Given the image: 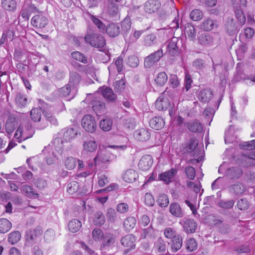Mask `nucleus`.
<instances>
[{
  "instance_id": "obj_1",
  "label": "nucleus",
  "mask_w": 255,
  "mask_h": 255,
  "mask_svg": "<svg viewBox=\"0 0 255 255\" xmlns=\"http://www.w3.org/2000/svg\"><path fill=\"white\" fill-rule=\"evenodd\" d=\"M34 129L31 126L27 124L24 128L20 126L18 128L14 134V137L18 139L19 142H20L32 137Z\"/></svg>"
},
{
  "instance_id": "obj_2",
  "label": "nucleus",
  "mask_w": 255,
  "mask_h": 255,
  "mask_svg": "<svg viewBox=\"0 0 255 255\" xmlns=\"http://www.w3.org/2000/svg\"><path fill=\"white\" fill-rule=\"evenodd\" d=\"M84 39L87 43L94 47L102 48L106 44L104 37L100 34L88 33Z\"/></svg>"
},
{
  "instance_id": "obj_3",
  "label": "nucleus",
  "mask_w": 255,
  "mask_h": 255,
  "mask_svg": "<svg viewBox=\"0 0 255 255\" xmlns=\"http://www.w3.org/2000/svg\"><path fill=\"white\" fill-rule=\"evenodd\" d=\"M81 125L86 131L90 133L94 132L97 128L95 118L91 115H86L83 117Z\"/></svg>"
},
{
  "instance_id": "obj_4",
  "label": "nucleus",
  "mask_w": 255,
  "mask_h": 255,
  "mask_svg": "<svg viewBox=\"0 0 255 255\" xmlns=\"http://www.w3.org/2000/svg\"><path fill=\"white\" fill-rule=\"evenodd\" d=\"M135 237L131 234L127 235L121 239V244L123 247L127 248L124 251L125 254H128L131 250L135 248Z\"/></svg>"
},
{
  "instance_id": "obj_5",
  "label": "nucleus",
  "mask_w": 255,
  "mask_h": 255,
  "mask_svg": "<svg viewBox=\"0 0 255 255\" xmlns=\"http://www.w3.org/2000/svg\"><path fill=\"white\" fill-rule=\"evenodd\" d=\"M153 160L150 155H143L139 160L138 166L142 171L148 170L152 166Z\"/></svg>"
},
{
  "instance_id": "obj_6",
  "label": "nucleus",
  "mask_w": 255,
  "mask_h": 255,
  "mask_svg": "<svg viewBox=\"0 0 255 255\" xmlns=\"http://www.w3.org/2000/svg\"><path fill=\"white\" fill-rule=\"evenodd\" d=\"M162 51L158 50L156 52L152 53L146 57L144 60V65L146 68H149L158 61L162 56Z\"/></svg>"
},
{
  "instance_id": "obj_7",
  "label": "nucleus",
  "mask_w": 255,
  "mask_h": 255,
  "mask_svg": "<svg viewBox=\"0 0 255 255\" xmlns=\"http://www.w3.org/2000/svg\"><path fill=\"white\" fill-rule=\"evenodd\" d=\"M47 18L42 14L34 16L31 19L32 25L37 28H44L48 23Z\"/></svg>"
},
{
  "instance_id": "obj_8",
  "label": "nucleus",
  "mask_w": 255,
  "mask_h": 255,
  "mask_svg": "<svg viewBox=\"0 0 255 255\" xmlns=\"http://www.w3.org/2000/svg\"><path fill=\"white\" fill-rule=\"evenodd\" d=\"M133 136L138 141H145L150 138L151 134L147 128H141L136 130Z\"/></svg>"
},
{
  "instance_id": "obj_9",
  "label": "nucleus",
  "mask_w": 255,
  "mask_h": 255,
  "mask_svg": "<svg viewBox=\"0 0 255 255\" xmlns=\"http://www.w3.org/2000/svg\"><path fill=\"white\" fill-rule=\"evenodd\" d=\"M155 105L157 110L165 111L170 106V102L167 97L162 95L156 100Z\"/></svg>"
},
{
  "instance_id": "obj_10",
  "label": "nucleus",
  "mask_w": 255,
  "mask_h": 255,
  "mask_svg": "<svg viewBox=\"0 0 255 255\" xmlns=\"http://www.w3.org/2000/svg\"><path fill=\"white\" fill-rule=\"evenodd\" d=\"M161 6V3L158 0H149L144 4V10L146 12L151 13L157 11Z\"/></svg>"
},
{
  "instance_id": "obj_11",
  "label": "nucleus",
  "mask_w": 255,
  "mask_h": 255,
  "mask_svg": "<svg viewBox=\"0 0 255 255\" xmlns=\"http://www.w3.org/2000/svg\"><path fill=\"white\" fill-rule=\"evenodd\" d=\"M83 151L86 153H92L97 149V143L93 139H86L83 142Z\"/></svg>"
},
{
  "instance_id": "obj_12",
  "label": "nucleus",
  "mask_w": 255,
  "mask_h": 255,
  "mask_svg": "<svg viewBox=\"0 0 255 255\" xmlns=\"http://www.w3.org/2000/svg\"><path fill=\"white\" fill-rule=\"evenodd\" d=\"M110 154L106 151H98L97 155L94 158L96 165L105 164L110 161Z\"/></svg>"
},
{
  "instance_id": "obj_13",
  "label": "nucleus",
  "mask_w": 255,
  "mask_h": 255,
  "mask_svg": "<svg viewBox=\"0 0 255 255\" xmlns=\"http://www.w3.org/2000/svg\"><path fill=\"white\" fill-rule=\"evenodd\" d=\"M177 173L175 169L172 168L168 171H166L159 175V179L166 184H169L173 180L174 176Z\"/></svg>"
},
{
  "instance_id": "obj_14",
  "label": "nucleus",
  "mask_w": 255,
  "mask_h": 255,
  "mask_svg": "<svg viewBox=\"0 0 255 255\" xmlns=\"http://www.w3.org/2000/svg\"><path fill=\"white\" fill-rule=\"evenodd\" d=\"M169 211L173 216L177 218H181L184 215L180 205L176 202L171 203L169 207Z\"/></svg>"
},
{
  "instance_id": "obj_15",
  "label": "nucleus",
  "mask_w": 255,
  "mask_h": 255,
  "mask_svg": "<svg viewBox=\"0 0 255 255\" xmlns=\"http://www.w3.org/2000/svg\"><path fill=\"white\" fill-rule=\"evenodd\" d=\"M20 191L22 194L29 198H37L39 196L38 194L33 191V188L27 184L22 186Z\"/></svg>"
},
{
  "instance_id": "obj_16",
  "label": "nucleus",
  "mask_w": 255,
  "mask_h": 255,
  "mask_svg": "<svg viewBox=\"0 0 255 255\" xmlns=\"http://www.w3.org/2000/svg\"><path fill=\"white\" fill-rule=\"evenodd\" d=\"M137 172L134 169H128L123 175V179L128 183L134 182L138 178Z\"/></svg>"
},
{
  "instance_id": "obj_17",
  "label": "nucleus",
  "mask_w": 255,
  "mask_h": 255,
  "mask_svg": "<svg viewBox=\"0 0 255 255\" xmlns=\"http://www.w3.org/2000/svg\"><path fill=\"white\" fill-rule=\"evenodd\" d=\"M42 233V230L39 228H37L33 230H29L26 232V241L29 242L35 241L41 235Z\"/></svg>"
},
{
  "instance_id": "obj_18",
  "label": "nucleus",
  "mask_w": 255,
  "mask_h": 255,
  "mask_svg": "<svg viewBox=\"0 0 255 255\" xmlns=\"http://www.w3.org/2000/svg\"><path fill=\"white\" fill-rule=\"evenodd\" d=\"M37 11L36 7L33 5L24 4L21 10V16L26 19H28L31 14Z\"/></svg>"
},
{
  "instance_id": "obj_19",
  "label": "nucleus",
  "mask_w": 255,
  "mask_h": 255,
  "mask_svg": "<svg viewBox=\"0 0 255 255\" xmlns=\"http://www.w3.org/2000/svg\"><path fill=\"white\" fill-rule=\"evenodd\" d=\"M106 31L109 36L115 37L120 34V27L117 24L111 23L106 27Z\"/></svg>"
},
{
  "instance_id": "obj_20",
  "label": "nucleus",
  "mask_w": 255,
  "mask_h": 255,
  "mask_svg": "<svg viewBox=\"0 0 255 255\" xmlns=\"http://www.w3.org/2000/svg\"><path fill=\"white\" fill-rule=\"evenodd\" d=\"M184 230L186 233H194L197 226V224L194 220L187 219L182 224Z\"/></svg>"
},
{
  "instance_id": "obj_21",
  "label": "nucleus",
  "mask_w": 255,
  "mask_h": 255,
  "mask_svg": "<svg viewBox=\"0 0 255 255\" xmlns=\"http://www.w3.org/2000/svg\"><path fill=\"white\" fill-rule=\"evenodd\" d=\"M165 122L160 117H155L150 120L149 125L150 127L155 130H158L164 126Z\"/></svg>"
},
{
  "instance_id": "obj_22",
  "label": "nucleus",
  "mask_w": 255,
  "mask_h": 255,
  "mask_svg": "<svg viewBox=\"0 0 255 255\" xmlns=\"http://www.w3.org/2000/svg\"><path fill=\"white\" fill-rule=\"evenodd\" d=\"M92 105L93 110L98 116L99 114H103L106 112L105 104L102 101H94L92 102Z\"/></svg>"
},
{
  "instance_id": "obj_23",
  "label": "nucleus",
  "mask_w": 255,
  "mask_h": 255,
  "mask_svg": "<svg viewBox=\"0 0 255 255\" xmlns=\"http://www.w3.org/2000/svg\"><path fill=\"white\" fill-rule=\"evenodd\" d=\"M101 92L103 96L107 100L111 102L116 101L117 96L111 89L108 87H104Z\"/></svg>"
},
{
  "instance_id": "obj_24",
  "label": "nucleus",
  "mask_w": 255,
  "mask_h": 255,
  "mask_svg": "<svg viewBox=\"0 0 255 255\" xmlns=\"http://www.w3.org/2000/svg\"><path fill=\"white\" fill-rule=\"evenodd\" d=\"M81 77L79 74L75 71L70 72L69 85L71 87H75L79 84Z\"/></svg>"
},
{
  "instance_id": "obj_25",
  "label": "nucleus",
  "mask_w": 255,
  "mask_h": 255,
  "mask_svg": "<svg viewBox=\"0 0 255 255\" xmlns=\"http://www.w3.org/2000/svg\"><path fill=\"white\" fill-rule=\"evenodd\" d=\"M182 246V239L181 237L178 235L171 241V247L172 251L176 252L179 250Z\"/></svg>"
},
{
  "instance_id": "obj_26",
  "label": "nucleus",
  "mask_w": 255,
  "mask_h": 255,
  "mask_svg": "<svg viewBox=\"0 0 255 255\" xmlns=\"http://www.w3.org/2000/svg\"><path fill=\"white\" fill-rule=\"evenodd\" d=\"M212 91L210 89H204L200 91L199 95V100L202 102H208L212 98Z\"/></svg>"
},
{
  "instance_id": "obj_27",
  "label": "nucleus",
  "mask_w": 255,
  "mask_h": 255,
  "mask_svg": "<svg viewBox=\"0 0 255 255\" xmlns=\"http://www.w3.org/2000/svg\"><path fill=\"white\" fill-rule=\"evenodd\" d=\"M187 127L190 131L195 132L201 131L203 129L201 123L197 120L188 123Z\"/></svg>"
},
{
  "instance_id": "obj_28",
  "label": "nucleus",
  "mask_w": 255,
  "mask_h": 255,
  "mask_svg": "<svg viewBox=\"0 0 255 255\" xmlns=\"http://www.w3.org/2000/svg\"><path fill=\"white\" fill-rule=\"evenodd\" d=\"M12 224L7 219L5 218L0 219V233L4 234L10 230Z\"/></svg>"
},
{
  "instance_id": "obj_29",
  "label": "nucleus",
  "mask_w": 255,
  "mask_h": 255,
  "mask_svg": "<svg viewBox=\"0 0 255 255\" xmlns=\"http://www.w3.org/2000/svg\"><path fill=\"white\" fill-rule=\"evenodd\" d=\"M68 226L70 232L75 233L81 228L82 224L79 220L74 219L69 222Z\"/></svg>"
},
{
  "instance_id": "obj_30",
  "label": "nucleus",
  "mask_w": 255,
  "mask_h": 255,
  "mask_svg": "<svg viewBox=\"0 0 255 255\" xmlns=\"http://www.w3.org/2000/svg\"><path fill=\"white\" fill-rule=\"evenodd\" d=\"M17 125L18 123L14 119L9 118L5 124V129L7 133L12 132Z\"/></svg>"
},
{
  "instance_id": "obj_31",
  "label": "nucleus",
  "mask_w": 255,
  "mask_h": 255,
  "mask_svg": "<svg viewBox=\"0 0 255 255\" xmlns=\"http://www.w3.org/2000/svg\"><path fill=\"white\" fill-rule=\"evenodd\" d=\"M136 221L135 218L129 217L126 219L123 223V225L125 229L128 231H130L136 225Z\"/></svg>"
},
{
  "instance_id": "obj_32",
  "label": "nucleus",
  "mask_w": 255,
  "mask_h": 255,
  "mask_svg": "<svg viewBox=\"0 0 255 255\" xmlns=\"http://www.w3.org/2000/svg\"><path fill=\"white\" fill-rule=\"evenodd\" d=\"M64 165L67 169L72 170L76 166L77 160L72 156L67 157L64 161Z\"/></svg>"
},
{
  "instance_id": "obj_33",
  "label": "nucleus",
  "mask_w": 255,
  "mask_h": 255,
  "mask_svg": "<svg viewBox=\"0 0 255 255\" xmlns=\"http://www.w3.org/2000/svg\"><path fill=\"white\" fill-rule=\"evenodd\" d=\"M93 222L96 226H102L105 223V217L102 212L98 211L95 214Z\"/></svg>"
},
{
  "instance_id": "obj_34",
  "label": "nucleus",
  "mask_w": 255,
  "mask_h": 255,
  "mask_svg": "<svg viewBox=\"0 0 255 255\" xmlns=\"http://www.w3.org/2000/svg\"><path fill=\"white\" fill-rule=\"evenodd\" d=\"M230 188L231 192L236 195H241L246 190V187L241 183L234 184Z\"/></svg>"
},
{
  "instance_id": "obj_35",
  "label": "nucleus",
  "mask_w": 255,
  "mask_h": 255,
  "mask_svg": "<svg viewBox=\"0 0 255 255\" xmlns=\"http://www.w3.org/2000/svg\"><path fill=\"white\" fill-rule=\"evenodd\" d=\"M167 74L165 72H162L157 75L154 81L157 85L162 86L167 82Z\"/></svg>"
},
{
  "instance_id": "obj_36",
  "label": "nucleus",
  "mask_w": 255,
  "mask_h": 255,
  "mask_svg": "<svg viewBox=\"0 0 255 255\" xmlns=\"http://www.w3.org/2000/svg\"><path fill=\"white\" fill-rule=\"evenodd\" d=\"M1 4L3 7L8 11H13L16 7V3L14 0H2Z\"/></svg>"
},
{
  "instance_id": "obj_37",
  "label": "nucleus",
  "mask_w": 255,
  "mask_h": 255,
  "mask_svg": "<svg viewBox=\"0 0 255 255\" xmlns=\"http://www.w3.org/2000/svg\"><path fill=\"white\" fill-rule=\"evenodd\" d=\"M21 239V234L19 231H14L9 234L8 241L12 245L17 243Z\"/></svg>"
},
{
  "instance_id": "obj_38",
  "label": "nucleus",
  "mask_w": 255,
  "mask_h": 255,
  "mask_svg": "<svg viewBox=\"0 0 255 255\" xmlns=\"http://www.w3.org/2000/svg\"><path fill=\"white\" fill-rule=\"evenodd\" d=\"M242 175V171L240 168H231L227 172V175L232 179L238 178Z\"/></svg>"
},
{
  "instance_id": "obj_39",
  "label": "nucleus",
  "mask_w": 255,
  "mask_h": 255,
  "mask_svg": "<svg viewBox=\"0 0 255 255\" xmlns=\"http://www.w3.org/2000/svg\"><path fill=\"white\" fill-rule=\"evenodd\" d=\"M113 125L112 121L110 119H105L101 121L99 124L100 128L104 131H109Z\"/></svg>"
},
{
  "instance_id": "obj_40",
  "label": "nucleus",
  "mask_w": 255,
  "mask_h": 255,
  "mask_svg": "<svg viewBox=\"0 0 255 255\" xmlns=\"http://www.w3.org/2000/svg\"><path fill=\"white\" fill-rule=\"evenodd\" d=\"M106 217L108 222L114 223L117 219V213L113 208H108L106 212Z\"/></svg>"
},
{
  "instance_id": "obj_41",
  "label": "nucleus",
  "mask_w": 255,
  "mask_h": 255,
  "mask_svg": "<svg viewBox=\"0 0 255 255\" xmlns=\"http://www.w3.org/2000/svg\"><path fill=\"white\" fill-rule=\"evenodd\" d=\"M214 23L212 19L207 18L200 25L201 29L205 31H209L212 30L214 27Z\"/></svg>"
},
{
  "instance_id": "obj_42",
  "label": "nucleus",
  "mask_w": 255,
  "mask_h": 255,
  "mask_svg": "<svg viewBox=\"0 0 255 255\" xmlns=\"http://www.w3.org/2000/svg\"><path fill=\"white\" fill-rule=\"evenodd\" d=\"M107 13L111 16H115L119 12L118 5L114 3H111L108 6Z\"/></svg>"
},
{
  "instance_id": "obj_43",
  "label": "nucleus",
  "mask_w": 255,
  "mask_h": 255,
  "mask_svg": "<svg viewBox=\"0 0 255 255\" xmlns=\"http://www.w3.org/2000/svg\"><path fill=\"white\" fill-rule=\"evenodd\" d=\"M41 110L38 108H33L30 112L31 118L34 122H39L41 118Z\"/></svg>"
},
{
  "instance_id": "obj_44",
  "label": "nucleus",
  "mask_w": 255,
  "mask_h": 255,
  "mask_svg": "<svg viewBox=\"0 0 255 255\" xmlns=\"http://www.w3.org/2000/svg\"><path fill=\"white\" fill-rule=\"evenodd\" d=\"M169 203V199L165 194L159 195L157 199V203L161 207H166Z\"/></svg>"
},
{
  "instance_id": "obj_45",
  "label": "nucleus",
  "mask_w": 255,
  "mask_h": 255,
  "mask_svg": "<svg viewBox=\"0 0 255 255\" xmlns=\"http://www.w3.org/2000/svg\"><path fill=\"white\" fill-rule=\"evenodd\" d=\"M190 18L194 21H198L203 17V13L198 9L193 10L190 14Z\"/></svg>"
},
{
  "instance_id": "obj_46",
  "label": "nucleus",
  "mask_w": 255,
  "mask_h": 255,
  "mask_svg": "<svg viewBox=\"0 0 255 255\" xmlns=\"http://www.w3.org/2000/svg\"><path fill=\"white\" fill-rule=\"evenodd\" d=\"M156 39V36L153 34L147 35L144 40V45L146 46H151L155 43Z\"/></svg>"
},
{
  "instance_id": "obj_47",
  "label": "nucleus",
  "mask_w": 255,
  "mask_h": 255,
  "mask_svg": "<svg viewBox=\"0 0 255 255\" xmlns=\"http://www.w3.org/2000/svg\"><path fill=\"white\" fill-rule=\"evenodd\" d=\"M72 57L77 61H80L83 63H87V58L85 56L78 51L73 52L71 53Z\"/></svg>"
},
{
  "instance_id": "obj_48",
  "label": "nucleus",
  "mask_w": 255,
  "mask_h": 255,
  "mask_svg": "<svg viewBox=\"0 0 255 255\" xmlns=\"http://www.w3.org/2000/svg\"><path fill=\"white\" fill-rule=\"evenodd\" d=\"M92 236L95 241H99L103 238L104 233L101 229L96 228L92 232Z\"/></svg>"
},
{
  "instance_id": "obj_49",
  "label": "nucleus",
  "mask_w": 255,
  "mask_h": 255,
  "mask_svg": "<svg viewBox=\"0 0 255 255\" xmlns=\"http://www.w3.org/2000/svg\"><path fill=\"white\" fill-rule=\"evenodd\" d=\"M136 125V122L133 118H127L125 120L124 126L125 128L129 129H133Z\"/></svg>"
},
{
  "instance_id": "obj_50",
  "label": "nucleus",
  "mask_w": 255,
  "mask_h": 255,
  "mask_svg": "<svg viewBox=\"0 0 255 255\" xmlns=\"http://www.w3.org/2000/svg\"><path fill=\"white\" fill-rule=\"evenodd\" d=\"M15 102L18 106L22 107L26 105L27 98L24 96L19 94L17 95Z\"/></svg>"
},
{
  "instance_id": "obj_51",
  "label": "nucleus",
  "mask_w": 255,
  "mask_h": 255,
  "mask_svg": "<svg viewBox=\"0 0 255 255\" xmlns=\"http://www.w3.org/2000/svg\"><path fill=\"white\" fill-rule=\"evenodd\" d=\"M78 188L79 185L77 182H71L68 185L67 192L70 194H73L78 191Z\"/></svg>"
},
{
  "instance_id": "obj_52",
  "label": "nucleus",
  "mask_w": 255,
  "mask_h": 255,
  "mask_svg": "<svg viewBox=\"0 0 255 255\" xmlns=\"http://www.w3.org/2000/svg\"><path fill=\"white\" fill-rule=\"evenodd\" d=\"M199 41L201 44L207 45L212 42V38L206 33H203L199 36Z\"/></svg>"
},
{
  "instance_id": "obj_53",
  "label": "nucleus",
  "mask_w": 255,
  "mask_h": 255,
  "mask_svg": "<svg viewBox=\"0 0 255 255\" xmlns=\"http://www.w3.org/2000/svg\"><path fill=\"white\" fill-rule=\"evenodd\" d=\"M91 19L94 23L98 27L101 31H104L105 29V25L103 22L99 18L92 15Z\"/></svg>"
},
{
  "instance_id": "obj_54",
  "label": "nucleus",
  "mask_w": 255,
  "mask_h": 255,
  "mask_svg": "<svg viewBox=\"0 0 255 255\" xmlns=\"http://www.w3.org/2000/svg\"><path fill=\"white\" fill-rule=\"evenodd\" d=\"M77 133L73 128L67 129L64 133V136L66 139L70 140L76 137Z\"/></svg>"
},
{
  "instance_id": "obj_55",
  "label": "nucleus",
  "mask_w": 255,
  "mask_h": 255,
  "mask_svg": "<svg viewBox=\"0 0 255 255\" xmlns=\"http://www.w3.org/2000/svg\"><path fill=\"white\" fill-rule=\"evenodd\" d=\"M169 83L171 87L173 88H177L180 84L177 75L174 74H172L170 75Z\"/></svg>"
},
{
  "instance_id": "obj_56",
  "label": "nucleus",
  "mask_w": 255,
  "mask_h": 255,
  "mask_svg": "<svg viewBox=\"0 0 255 255\" xmlns=\"http://www.w3.org/2000/svg\"><path fill=\"white\" fill-rule=\"evenodd\" d=\"M235 201L233 200L229 201H221L219 202V206L225 208V209H230L232 208L234 205Z\"/></svg>"
},
{
  "instance_id": "obj_57",
  "label": "nucleus",
  "mask_w": 255,
  "mask_h": 255,
  "mask_svg": "<svg viewBox=\"0 0 255 255\" xmlns=\"http://www.w3.org/2000/svg\"><path fill=\"white\" fill-rule=\"evenodd\" d=\"M128 205L125 203H119L116 207L117 211L121 214L127 213L128 211Z\"/></svg>"
},
{
  "instance_id": "obj_58",
  "label": "nucleus",
  "mask_w": 255,
  "mask_h": 255,
  "mask_svg": "<svg viewBox=\"0 0 255 255\" xmlns=\"http://www.w3.org/2000/svg\"><path fill=\"white\" fill-rule=\"evenodd\" d=\"M159 253H163L166 251L165 243L161 239H159L155 246Z\"/></svg>"
},
{
  "instance_id": "obj_59",
  "label": "nucleus",
  "mask_w": 255,
  "mask_h": 255,
  "mask_svg": "<svg viewBox=\"0 0 255 255\" xmlns=\"http://www.w3.org/2000/svg\"><path fill=\"white\" fill-rule=\"evenodd\" d=\"M197 243L194 239H189L186 243V248L188 250L191 252L196 249Z\"/></svg>"
},
{
  "instance_id": "obj_60",
  "label": "nucleus",
  "mask_w": 255,
  "mask_h": 255,
  "mask_svg": "<svg viewBox=\"0 0 255 255\" xmlns=\"http://www.w3.org/2000/svg\"><path fill=\"white\" fill-rule=\"evenodd\" d=\"M165 236L168 239H172L177 236L176 231L172 228H166L164 231Z\"/></svg>"
},
{
  "instance_id": "obj_61",
  "label": "nucleus",
  "mask_w": 255,
  "mask_h": 255,
  "mask_svg": "<svg viewBox=\"0 0 255 255\" xmlns=\"http://www.w3.org/2000/svg\"><path fill=\"white\" fill-rule=\"evenodd\" d=\"M177 43L176 41L172 39L169 41L168 46L167 50L169 52L174 54L177 51Z\"/></svg>"
},
{
  "instance_id": "obj_62",
  "label": "nucleus",
  "mask_w": 255,
  "mask_h": 255,
  "mask_svg": "<svg viewBox=\"0 0 255 255\" xmlns=\"http://www.w3.org/2000/svg\"><path fill=\"white\" fill-rule=\"evenodd\" d=\"M185 32L191 38H194L196 35L195 27L190 24H188L185 28Z\"/></svg>"
},
{
  "instance_id": "obj_63",
  "label": "nucleus",
  "mask_w": 255,
  "mask_h": 255,
  "mask_svg": "<svg viewBox=\"0 0 255 255\" xmlns=\"http://www.w3.org/2000/svg\"><path fill=\"white\" fill-rule=\"evenodd\" d=\"M185 173L191 180H193L195 176V170L192 166H188L185 168Z\"/></svg>"
},
{
  "instance_id": "obj_64",
  "label": "nucleus",
  "mask_w": 255,
  "mask_h": 255,
  "mask_svg": "<svg viewBox=\"0 0 255 255\" xmlns=\"http://www.w3.org/2000/svg\"><path fill=\"white\" fill-rule=\"evenodd\" d=\"M125 88V83L124 80L122 79L117 81L115 84V89L118 92H121Z\"/></svg>"
}]
</instances>
